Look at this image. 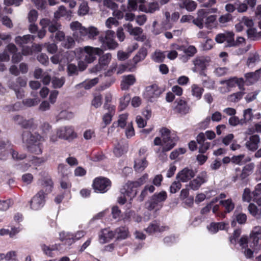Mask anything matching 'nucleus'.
Wrapping results in <instances>:
<instances>
[{
	"mask_svg": "<svg viewBox=\"0 0 261 261\" xmlns=\"http://www.w3.org/2000/svg\"><path fill=\"white\" fill-rule=\"evenodd\" d=\"M206 12L204 10L198 11L196 18L193 19L192 22L199 29H202L205 26L207 29L211 30L216 27V15H206Z\"/></svg>",
	"mask_w": 261,
	"mask_h": 261,
	"instance_id": "obj_1",
	"label": "nucleus"
},
{
	"mask_svg": "<svg viewBox=\"0 0 261 261\" xmlns=\"http://www.w3.org/2000/svg\"><path fill=\"white\" fill-rule=\"evenodd\" d=\"M167 198V194L164 191L156 193L152 195L145 202V207L149 211H159L162 207L163 203Z\"/></svg>",
	"mask_w": 261,
	"mask_h": 261,
	"instance_id": "obj_2",
	"label": "nucleus"
},
{
	"mask_svg": "<svg viewBox=\"0 0 261 261\" xmlns=\"http://www.w3.org/2000/svg\"><path fill=\"white\" fill-rule=\"evenodd\" d=\"M148 178V175L147 173L143 175L140 178L136 181H128L124 186V188L121 190V193H125L130 195V196L135 197L137 193V189L144 184Z\"/></svg>",
	"mask_w": 261,
	"mask_h": 261,
	"instance_id": "obj_3",
	"label": "nucleus"
},
{
	"mask_svg": "<svg viewBox=\"0 0 261 261\" xmlns=\"http://www.w3.org/2000/svg\"><path fill=\"white\" fill-rule=\"evenodd\" d=\"M160 133L163 142L162 151L166 152L171 150L175 146L176 140L175 138H172L170 130L164 127L160 130Z\"/></svg>",
	"mask_w": 261,
	"mask_h": 261,
	"instance_id": "obj_4",
	"label": "nucleus"
},
{
	"mask_svg": "<svg viewBox=\"0 0 261 261\" xmlns=\"http://www.w3.org/2000/svg\"><path fill=\"white\" fill-rule=\"evenodd\" d=\"M99 40L103 46H107L110 49H114L118 45L115 40V32L112 30L106 31L105 36H100Z\"/></svg>",
	"mask_w": 261,
	"mask_h": 261,
	"instance_id": "obj_5",
	"label": "nucleus"
},
{
	"mask_svg": "<svg viewBox=\"0 0 261 261\" xmlns=\"http://www.w3.org/2000/svg\"><path fill=\"white\" fill-rule=\"evenodd\" d=\"M27 85V80L21 77H18L16 81L10 80L8 83V86L13 90L18 98L21 99L23 96V91L20 88Z\"/></svg>",
	"mask_w": 261,
	"mask_h": 261,
	"instance_id": "obj_6",
	"label": "nucleus"
},
{
	"mask_svg": "<svg viewBox=\"0 0 261 261\" xmlns=\"http://www.w3.org/2000/svg\"><path fill=\"white\" fill-rule=\"evenodd\" d=\"M103 52V50L100 48L87 46L84 48L82 53L84 56L85 62L90 63L95 60L96 55L100 56Z\"/></svg>",
	"mask_w": 261,
	"mask_h": 261,
	"instance_id": "obj_7",
	"label": "nucleus"
},
{
	"mask_svg": "<svg viewBox=\"0 0 261 261\" xmlns=\"http://www.w3.org/2000/svg\"><path fill=\"white\" fill-rule=\"evenodd\" d=\"M234 37V34L233 32H225L217 35L215 37V41L218 43H223L225 42V46L226 47L235 46L236 43Z\"/></svg>",
	"mask_w": 261,
	"mask_h": 261,
	"instance_id": "obj_8",
	"label": "nucleus"
},
{
	"mask_svg": "<svg viewBox=\"0 0 261 261\" xmlns=\"http://www.w3.org/2000/svg\"><path fill=\"white\" fill-rule=\"evenodd\" d=\"M112 60V55L110 53H107L99 58L98 63L91 68L92 72H97L102 70H105L108 66Z\"/></svg>",
	"mask_w": 261,
	"mask_h": 261,
	"instance_id": "obj_9",
	"label": "nucleus"
},
{
	"mask_svg": "<svg viewBox=\"0 0 261 261\" xmlns=\"http://www.w3.org/2000/svg\"><path fill=\"white\" fill-rule=\"evenodd\" d=\"M59 139L71 141L76 137V134L72 127L70 126H62L58 128Z\"/></svg>",
	"mask_w": 261,
	"mask_h": 261,
	"instance_id": "obj_10",
	"label": "nucleus"
},
{
	"mask_svg": "<svg viewBox=\"0 0 261 261\" xmlns=\"http://www.w3.org/2000/svg\"><path fill=\"white\" fill-rule=\"evenodd\" d=\"M45 195L44 191H39L32 199L31 207L34 210H38L43 207L45 202Z\"/></svg>",
	"mask_w": 261,
	"mask_h": 261,
	"instance_id": "obj_11",
	"label": "nucleus"
},
{
	"mask_svg": "<svg viewBox=\"0 0 261 261\" xmlns=\"http://www.w3.org/2000/svg\"><path fill=\"white\" fill-rule=\"evenodd\" d=\"M22 138L23 142H25L30 145H36L41 143L44 141V139L37 133L32 134L29 131H24L22 134Z\"/></svg>",
	"mask_w": 261,
	"mask_h": 261,
	"instance_id": "obj_12",
	"label": "nucleus"
},
{
	"mask_svg": "<svg viewBox=\"0 0 261 261\" xmlns=\"http://www.w3.org/2000/svg\"><path fill=\"white\" fill-rule=\"evenodd\" d=\"M173 110L180 115H186L190 111V107L188 102L184 99H177L174 102Z\"/></svg>",
	"mask_w": 261,
	"mask_h": 261,
	"instance_id": "obj_13",
	"label": "nucleus"
},
{
	"mask_svg": "<svg viewBox=\"0 0 261 261\" xmlns=\"http://www.w3.org/2000/svg\"><path fill=\"white\" fill-rule=\"evenodd\" d=\"M110 180L105 177L96 178L93 183L94 189L101 193L106 192L108 190V188L110 187Z\"/></svg>",
	"mask_w": 261,
	"mask_h": 261,
	"instance_id": "obj_14",
	"label": "nucleus"
},
{
	"mask_svg": "<svg viewBox=\"0 0 261 261\" xmlns=\"http://www.w3.org/2000/svg\"><path fill=\"white\" fill-rule=\"evenodd\" d=\"M163 92V90L155 84L149 86L146 88L144 93V97L152 101L153 99L158 98Z\"/></svg>",
	"mask_w": 261,
	"mask_h": 261,
	"instance_id": "obj_15",
	"label": "nucleus"
},
{
	"mask_svg": "<svg viewBox=\"0 0 261 261\" xmlns=\"http://www.w3.org/2000/svg\"><path fill=\"white\" fill-rule=\"evenodd\" d=\"M207 174L205 172H202L200 173L197 177L190 181L188 186H189L191 189L196 191L199 189L201 186L205 183L207 180Z\"/></svg>",
	"mask_w": 261,
	"mask_h": 261,
	"instance_id": "obj_16",
	"label": "nucleus"
},
{
	"mask_svg": "<svg viewBox=\"0 0 261 261\" xmlns=\"http://www.w3.org/2000/svg\"><path fill=\"white\" fill-rule=\"evenodd\" d=\"M195 175L194 171L189 168H185L176 175V178L182 182H187Z\"/></svg>",
	"mask_w": 261,
	"mask_h": 261,
	"instance_id": "obj_17",
	"label": "nucleus"
},
{
	"mask_svg": "<svg viewBox=\"0 0 261 261\" xmlns=\"http://www.w3.org/2000/svg\"><path fill=\"white\" fill-rule=\"evenodd\" d=\"M70 27L71 29L73 31V36L75 39L78 42L83 41V39L82 38L83 32L82 30V29H84L85 27H83L81 23L78 21L71 22Z\"/></svg>",
	"mask_w": 261,
	"mask_h": 261,
	"instance_id": "obj_18",
	"label": "nucleus"
},
{
	"mask_svg": "<svg viewBox=\"0 0 261 261\" xmlns=\"http://www.w3.org/2000/svg\"><path fill=\"white\" fill-rule=\"evenodd\" d=\"M260 138L258 135L251 136L245 143L246 148L251 151H255L258 148Z\"/></svg>",
	"mask_w": 261,
	"mask_h": 261,
	"instance_id": "obj_19",
	"label": "nucleus"
},
{
	"mask_svg": "<svg viewBox=\"0 0 261 261\" xmlns=\"http://www.w3.org/2000/svg\"><path fill=\"white\" fill-rule=\"evenodd\" d=\"M226 83L227 87L229 88H232L237 85L239 89L244 90V85L245 83L244 80L243 78H237L236 77L230 78L228 80L225 81H221V84Z\"/></svg>",
	"mask_w": 261,
	"mask_h": 261,
	"instance_id": "obj_20",
	"label": "nucleus"
},
{
	"mask_svg": "<svg viewBox=\"0 0 261 261\" xmlns=\"http://www.w3.org/2000/svg\"><path fill=\"white\" fill-rule=\"evenodd\" d=\"M7 50H9V54L12 55L13 63H18L21 60L22 56L19 53H17V48L14 44H9L7 45Z\"/></svg>",
	"mask_w": 261,
	"mask_h": 261,
	"instance_id": "obj_21",
	"label": "nucleus"
},
{
	"mask_svg": "<svg viewBox=\"0 0 261 261\" xmlns=\"http://www.w3.org/2000/svg\"><path fill=\"white\" fill-rule=\"evenodd\" d=\"M136 82V78L133 74L124 75L121 84V88L123 90H128L129 87Z\"/></svg>",
	"mask_w": 261,
	"mask_h": 261,
	"instance_id": "obj_22",
	"label": "nucleus"
},
{
	"mask_svg": "<svg viewBox=\"0 0 261 261\" xmlns=\"http://www.w3.org/2000/svg\"><path fill=\"white\" fill-rule=\"evenodd\" d=\"M261 74V68L259 70H256L254 72H248L245 74V81L247 85H251L256 82Z\"/></svg>",
	"mask_w": 261,
	"mask_h": 261,
	"instance_id": "obj_23",
	"label": "nucleus"
},
{
	"mask_svg": "<svg viewBox=\"0 0 261 261\" xmlns=\"http://www.w3.org/2000/svg\"><path fill=\"white\" fill-rule=\"evenodd\" d=\"M140 11L145 13H153L156 11L159 10V4L157 2H152L148 4L147 7L144 5H140L139 6Z\"/></svg>",
	"mask_w": 261,
	"mask_h": 261,
	"instance_id": "obj_24",
	"label": "nucleus"
},
{
	"mask_svg": "<svg viewBox=\"0 0 261 261\" xmlns=\"http://www.w3.org/2000/svg\"><path fill=\"white\" fill-rule=\"evenodd\" d=\"M115 232H114L109 228L103 229L101 231L99 234V240L100 243H105L113 239L115 236Z\"/></svg>",
	"mask_w": 261,
	"mask_h": 261,
	"instance_id": "obj_25",
	"label": "nucleus"
},
{
	"mask_svg": "<svg viewBox=\"0 0 261 261\" xmlns=\"http://www.w3.org/2000/svg\"><path fill=\"white\" fill-rule=\"evenodd\" d=\"M83 34L82 35V38L83 37L88 36V38L90 39H94L95 37L99 34V31L98 29L95 27H90L88 28L85 27L84 29H82Z\"/></svg>",
	"mask_w": 261,
	"mask_h": 261,
	"instance_id": "obj_26",
	"label": "nucleus"
},
{
	"mask_svg": "<svg viewBox=\"0 0 261 261\" xmlns=\"http://www.w3.org/2000/svg\"><path fill=\"white\" fill-rule=\"evenodd\" d=\"M148 163L145 156L136 159L135 161L134 169L136 171L141 172L147 167Z\"/></svg>",
	"mask_w": 261,
	"mask_h": 261,
	"instance_id": "obj_27",
	"label": "nucleus"
},
{
	"mask_svg": "<svg viewBox=\"0 0 261 261\" xmlns=\"http://www.w3.org/2000/svg\"><path fill=\"white\" fill-rule=\"evenodd\" d=\"M123 28L126 31L132 36H139L143 32V30L140 27H133L132 24L127 23L123 25Z\"/></svg>",
	"mask_w": 261,
	"mask_h": 261,
	"instance_id": "obj_28",
	"label": "nucleus"
},
{
	"mask_svg": "<svg viewBox=\"0 0 261 261\" xmlns=\"http://www.w3.org/2000/svg\"><path fill=\"white\" fill-rule=\"evenodd\" d=\"M204 89L197 84H192L191 86V95L197 100L201 98Z\"/></svg>",
	"mask_w": 261,
	"mask_h": 261,
	"instance_id": "obj_29",
	"label": "nucleus"
},
{
	"mask_svg": "<svg viewBox=\"0 0 261 261\" xmlns=\"http://www.w3.org/2000/svg\"><path fill=\"white\" fill-rule=\"evenodd\" d=\"M260 60V57L257 52L251 53L247 59L246 65L248 67L251 68L258 63Z\"/></svg>",
	"mask_w": 261,
	"mask_h": 261,
	"instance_id": "obj_30",
	"label": "nucleus"
},
{
	"mask_svg": "<svg viewBox=\"0 0 261 261\" xmlns=\"http://www.w3.org/2000/svg\"><path fill=\"white\" fill-rule=\"evenodd\" d=\"M254 166V164L252 163L245 166L242 169L241 174H240V177L241 179L243 180L251 175L253 171Z\"/></svg>",
	"mask_w": 261,
	"mask_h": 261,
	"instance_id": "obj_31",
	"label": "nucleus"
},
{
	"mask_svg": "<svg viewBox=\"0 0 261 261\" xmlns=\"http://www.w3.org/2000/svg\"><path fill=\"white\" fill-rule=\"evenodd\" d=\"M34 37L31 35H26L23 36H17L15 38V41L16 44L23 46V45L29 43L33 41Z\"/></svg>",
	"mask_w": 261,
	"mask_h": 261,
	"instance_id": "obj_32",
	"label": "nucleus"
},
{
	"mask_svg": "<svg viewBox=\"0 0 261 261\" xmlns=\"http://www.w3.org/2000/svg\"><path fill=\"white\" fill-rule=\"evenodd\" d=\"M155 191V188L153 185H146L142 190L140 195L138 197L139 200L142 201L144 198L148 195V192L153 193Z\"/></svg>",
	"mask_w": 261,
	"mask_h": 261,
	"instance_id": "obj_33",
	"label": "nucleus"
},
{
	"mask_svg": "<svg viewBox=\"0 0 261 261\" xmlns=\"http://www.w3.org/2000/svg\"><path fill=\"white\" fill-rule=\"evenodd\" d=\"M167 226H161L160 227L158 223H153L149 225V226L146 229V231L149 233H151L155 232H162L168 229Z\"/></svg>",
	"mask_w": 261,
	"mask_h": 261,
	"instance_id": "obj_34",
	"label": "nucleus"
},
{
	"mask_svg": "<svg viewBox=\"0 0 261 261\" xmlns=\"http://www.w3.org/2000/svg\"><path fill=\"white\" fill-rule=\"evenodd\" d=\"M175 48L178 50H182L187 55L188 57H193L196 53L197 49L193 45H190L187 48L182 49V47L176 45Z\"/></svg>",
	"mask_w": 261,
	"mask_h": 261,
	"instance_id": "obj_35",
	"label": "nucleus"
},
{
	"mask_svg": "<svg viewBox=\"0 0 261 261\" xmlns=\"http://www.w3.org/2000/svg\"><path fill=\"white\" fill-rule=\"evenodd\" d=\"M194 64L197 67L204 70L206 68L208 65V61L205 59L204 57H198L196 58L193 61Z\"/></svg>",
	"mask_w": 261,
	"mask_h": 261,
	"instance_id": "obj_36",
	"label": "nucleus"
},
{
	"mask_svg": "<svg viewBox=\"0 0 261 261\" xmlns=\"http://www.w3.org/2000/svg\"><path fill=\"white\" fill-rule=\"evenodd\" d=\"M226 225L224 222L212 223L207 228L212 233H215L219 230L225 229Z\"/></svg>",
	"mask_w": 261,
	"mask_h": 261,
	"instance_id": "obj_37",
	"label": "nucleus"
},
{
	"mask_svg": "<svg viewBox=\"0 0 261 261\" xmlns=\"http://www.w3.org/2000/svg\"><path fill=\"white\" fill-rule=\"evenodd\" d=\"M220 204L225 208V212L227 213H230L234 208V203L233 202L231 199L221 200Z\"/></svg>",
	"mask_w": 261,
	"mask_h": 261,
	"instance_id": "obj_38",
	"label": "nucleus"
},
{
	"mask_svg": "<svg viewBox=\"0 0 261 261\" xmlns=\"http://www.w3.org/2000/svg\"><path fill=\"white\" fill-rule=\"evenodd\" d=\"M248 210L249 213L253 217H259L261 215V210H259L256 205L253 203H251L248 206Z\"/></svg>",
	"mask_w": 261,
	"mask_h": 261,
	"instance_id": "obj_39",
	"label": "nucleus"
},
{
	"mask_svg": "<svg viewBox=\"0 0 261 261\" xmlns=\"http://www.w3.org/2000/svg\"><path fill=\"white\" fill-rule=\"evenodd\" d=\"M59 246V245L55 244L53 245L51 247H50L45 244H43L41 246V247L43 252L46 255L52 256V251L58 250Z\"/></svg>",
	"mask_w": 261,
	"mask_h": 261,
	"instance_id": "obj_40",
	"label": "nucleus"
},
{
	"mask_svg": "<svg viewBox=\"0 0 261 261\" xmlns=\"http://www.w3.org/2000/svg\"><path fill=\"white\" fill-rule=\"evenodd\" d=\"M75 44V41L73 37L67 36L65 37V39L62 42V45L63 47L66 48H70L74 46Z\"/></svg>",
	"mask_w": 261,
	"mask_h": 261,
	"instance_id": "obj_41",
	"label": "nucleus"
},
{
	"mask_svg": "<svg viewBox=\"0 0 261 261\" xmlns=\"http://www.w3.org/2000/svg\"><path fill=\"white\" fill-rule=\"evenodd\" d=\"M147 55V50L146 48H142L140 49L137 54L134 57V60L135 63H138L143 60Z\"/></svg>",
	"mask_w": 261,
	"mask_h": 261,
	"instance_id": "obj_42",
	"label": "nucleus"
},
{
	"mask_svg": "<svg viewBox=\"0 0 261 261\" xmlns=\"http://www.w3.org/2000/svg\"><path fill=\"white\" fill-rule=\"evenodd\" d=\"M115 233L117 234V239H125L128 234V229L125 227H119L116 229Z\"/></svg>",
	"mask_w": 261,
	"mask_h": 261,
	"instance_id": "obj_43",
	"label": "nucleus"
},
{
	"mask_svg": "<svg viewBox=\"0 0 261 261\" xmlns=\"http://www.w3.org/2000/svg\"><path fill=\"white\" fill-rule=\"evenodd\" d=\"M182 5V7L186 8L188 11H194L197 7L196 3L191 0H184Z\"/></svg>",
	"mask_w": 261,
	"mask_h": 261,
	"instance_id": "obj_44",
	"label": "nucleus"
},
{
	"mask_svg": "<svg viewBox=\"0 0 261 261\" xmlns=\"http://www.w3.org/2000/svg\"><path fill=\"white\" fill-rule=\"evenodd\" d=\"M51 83L54 88H60L65 83V78L64 77L61 78L54 77L51 79Z\"/></svg>",
	"mask_w": 261,
	"mask_h": 261,
	"instance_id": "obj_45",
	"label": "nucleus"
},
{
	"mask_svg": "<svg viewBox=\"0 0 261 261\" xmlns=\"http://www.w3.org/2000/svg\"><path fill=\"white\" fill-rule=\"evenodd\" d=\"M130 100V96L128 94H125L120 99V109L123 110L127 106Z\"/></svg>",
	"mask_w": 261,
	"mask_h": 261,
	"instance_id": "obj_46",
	"label": "nucleus"
},
{
	"mask_svg": "<svg viewBox=\"0 0 261 261\" xmlns=\"http://www.w3.org/2000/svg\"><path fill=\"white\" fill-rule=\"evenodd\" d=\"M252 111L253 110L251 108H248L243 111V119H242V120L244 123L252 120L253 117Z\"/></svg>",
	"mask_w": 261,
	"mask_h": 261,
	"instance_id": "obj_47",
	"label": "nucleus"
},
{
	"mask_svg": "<svg viewBox=\"0 0 261 261\" xmlns=\"http://www.w3.org/2000/svg\"><path fill=\"white\" fill-rule=\"evenodd\" d=\"M68 12L66 7L64 6H60L58 10L54 13V17L56 19H59L67 15Z\"/></svg>",
	"mask_w": 261,
	"mask_h": 261,
	"instance_id": "obj_48",
	"label": "nucleus"
},
{
	"mask_svg": "<svg viewBox=\"0 0 261 261\" xmlns=\"http://www.w3.org/2000/svg\"><path fill=\"white\" fill-rule=\"evenodd\" d=\"M145 0H128V7L132 11H136L137 9L138 5H143Z\"/></svg>",
	"mask_w": 261,
	"mask_h": 261,
	"instance_id": "obj_49",
	"label": "nucleus"
},
{
	"mask_svg": "<svg viewBox=\"0 0 261 261\" xmlns=\"http://www.w3.org/2000/svg\"><path fill=\"white\" fill-rule=\"evenodd\" d=\"M36 124L34 119H24L21 127L26 129H30L36 126Z\"/></svg>",
	"mask_w": 261,
	"mask_h": 261,
	"instance_id": "obj_50",
	"label": "nucleus"
},
{
	"mask_svg": "<svg viewBox=\"0 0 261 261\" xmlns=\"http://www.w3.org/2000/svg\"><path fill=\"white\" fill-rule=\"evenodd\" d=\"M43 191L44 190L46 193V195L50 192L53 188V182L52 180L49 178L45 179L43 180L42 183Z\"/></svg>",
	"mask_w": 261,
	"mask_h": 261,
	"instance_id": "obj_51",
	"label": "nucleus"
},
{
	"mask_svg": "<svg viewBox=\"0 0 261 261\" xmlns=\"http://www.w3.org/2000/svg\"><path fill=\"white\" fill-rule=\"evenodd\" d=\"M244 94V93L243 92H238L229 95L227 99L231 102H236L242 98Z\"/></svg>",
	"mask_w": 261,
	"mask_h": 261,
	"instance_id": "obj_52",
	"label": "nucleus"
},
{
	"mask_svg": "<svg viewBox=\"0 0 261 261\" xmlns=\"http://www.w3.org/2000/svg\"><path fill=\"white\" fill-rule=\"evenodd\" d=\"M46 159L44 158H38L36 156H32L29 159V162L31 163V165L39 166L41 164L44 163Z\"/></svg>",
	"mask_w": 261,
	"mask_h": 261,
	"instance_id": "obj_53",
	"label": "nucleus"
},
{
	"mask_svg": "<svg viewBox=\"0 0 261 261\" xmlns=\"http://www.w3.org/2000/svg\"><path fill=\"white\" fill-rule=\"evenodd\" d=\"M128 114L127 113L122 114L119 115L118 119V125L122 128H124L126 124Z\"/></svg>",
	"mask_w": 261,
	"mask_h": 261,
	"instance_id": "obj_54",
	"label": "nucleus"
},
{
	"mask_svg": "<svg viewBox=\"0 0 261 261\" xmlns=\"http://www.w3.org/2000/svg\"><path fill=\"white\" fill-rule=\"evenodd\" d=\"M65 33L59 30L57 32H56L55 35L54 37V35L52 34L50 36V38L53 39L54 41H58L62 42L65 39Z\"/></svg>",
	"mask_w": 261,
	"mask_h": 261,
	"instance_id": "obj_55",
	"label": "nucleus"
},
{
	"mask_svg": "<svg viewBox=\"0 0 261 261\" xmlns=\"http://www.w3.org/2000/svg\"><path fill=\"white\" fill-rule=\"evenodd\" d=\"M165 53L159 50L155 51L152 55V59L156 62H162L165 58Z\"/></svg>",
	"mask_w": 261,
	"mask_h": 261,
	"instance_id": "obj_56",
	"label": "nucleus"
},
{
	"mask_svg": "<svg viewBox=\"0 0 261 261\" xmlns=\"http://www.w3.org/2000/svg\"><path fill=\"white\" fill-rule=\"evenodd\" d=\"M98 79L94 78L89 81H85L81 84L80 86L83 87L85 89H89L98 83Z\"/></svg>",
	"mask_w": 261,
	"mask_h": 261,
	"instance_id": "obj_57",
	"label": "nucleus"
},
{
	"mask_svg": "<svg viewBox=\"0 0 261 261\" xmlns=\"http://www.w3.org/2000/svg\"><path fill=\"white\" fill-rule=\"evenodd\" d=\"M89 11V7L86 2H82L79 8L78 14L79 15H86Z\"/></svg>",
	"mask_w": 261,
	"mask_h": 261,
	"instance_id": "obj_58",
	"label": "nucleus"
},
{
	"mask_svg": "<svg viewBox=\"0 0 261 261\" xmlns=\"http://www.w3.org/2000/svg\"><path fill=\"white\" fill-rule=\"evenodd\" d=\"M119 24V21L115 17H109L105 22V25L108 29H111L113 25L117 27Z\"/></svg>",
	"mask_w": 261,
	"mask_h": 261,
	"instance_id": "obj_59",
	"label": "nucleus"
},
{
	"mask_svg": "<svg viewBox=\"0 0 261 261\" xmlns=\"http://www.w3.org/2000/svg\"><path fill=\"white\" fill-rule=\"evenodd\" d=\"M103 6L111 10H115L118 9V5L112 0H102Z\"/></svg>",
	"mask_w": 261,
	"mask_h": 261,
	"instance_id": "obj_60",
	"label": "nucleus"
},
{
	"mask_svg": "<svg viewBox=\"0 0 261 261\" xmlns=\"http://www.w3.org/2000/svg\"><path fill=\"white\" fill-rule=\"evenodd\" d=\"M61 29V25L57 21H51L48 28V31L52 34Z\"/></svg>",
	"mask_w": 261,
	"mask_h": 261,
	"instance_id": "obj_61",
	"label": "nucleus"
},
{
	"mask_svg": "<svg viewBox=\"0 0 261 261\" xmlns=\"http://www.w3.org/2000/svg\"><path fill=\"white\" fill-rule=\"evenodd\" d=\"M73 116L74 115L72 112L64 110L60 112L58 116V119H70L73 117Z\"/></svg>",
	"mask_w": 261,
	"mask_h": 261,
	"instance_id": "obj_62",
	"label": "nucleus"
},
{
	"mask_svg": "<svg viewBox=\"0 0 261 261\" xmlns=\"http://www.w3.org/2000/svg\"><path fill=\"white\" fill-rule=\"evenodd\" d=\"M252 194L250 190L248 188H245L242 195V199L244 201L249 202L252 199Z\"/></svg>",
	"mask_w": 261,
	"mask_h": 261,
	"instance_id": "obj_63",
	"label": "nucleus"
},
{
	"mask_svg": "<svg viewBox=\"0 0 261 261\" xmlns=\"http://www.w3.org/2000/svg\"><path fill=\"white\" fill-rule=\"evenodd\" d=\"M5 259L7 261H18L17 253L14 251H11L5 254Z\"/></svg>",
	"mask_w": 261,
	"mask_h": 261,
	"instance_id": "obj_64",
	"label": "nucleus"
}]
</instances>
